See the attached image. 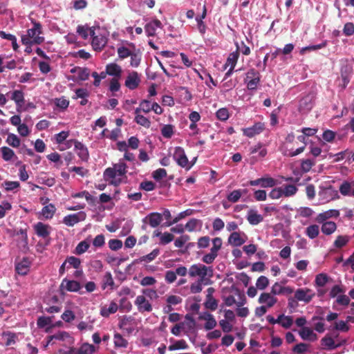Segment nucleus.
Returning a JSON list of instances; mask_svg holds the SVG:
<instances>
[{
	"instance_id": "1",
	"label": "nucleus",
	"mask_w": 354,
	"mask_h": 354,
	"mask_svg": "<svg viewBox=\"0 0 354 354\" xmlns=\"http://www.w3.org/2000/svg\"><path fill=\"white\" fill-rule=\"evenodd\" d=\"M127 165L124 162H119L115 164L113 167H109L104 172V179L114 186H118L122 182V178H117L118 176H125L127 173Z\"/></svg>"
},
{
	"instance_id": "2",
	"label": "nucleus",
	"mask_w": 354,
	"mask_h": 354,
	"mask_svg": "<svg viewBox=\"0 0 354 354\" xmlns=\"http://www.w3.org/2000/svg\"><path fill=\"white\" fill-rule=\"evenodd\" d=\"M189 274L191 277H199L201 281H205V277L208 276L212 277L213 275V269L212 267H207L203 264H194L189 269Z\"/></svg>"
},
{
	"instance_id": "3",
	"label": "nucleus",
	"mask_w": 354,
	"mask_h": 354,
	"mask_svg": "<svg viewBox=\"0 0 354 354\" xmlns=\"http://www.w3.org/2000/svg\"><path fill=\"white\" fill-rule=\"evenodd\" d=\"M91 37H92L91 45L95 50L100 51L106 44L107 39L100 32V28L91 30Z\"/></svg>"
},
{
	"instance_id": "4",
	"label": "nucleus",
	"mask_w": 354,
	"mask_h": 354,
	"mask_svg": "<svg viewBox=\"0 0 354 354\" xmlns=\"http://www.w3.org/2000/svg\"><path fill=\"white\" fill-rule=\"evenodd\" d=\"M33 27L28 29L27 35L32 39L34 44H41L44 41V37L39 36L42 33L41 25L39 22L32 21Z\"/></svg>"
},
{
	"instance_id": "5",
	"label": "nucleus",
	"mask_w": 354,
	"mask_h": 354,
	"mask_svg": "<svg viewBox=\"0 0 354 354\" xmlns=\"http://www.w3.org/2000/svg\"><path fill=\"white\" fill-rule=\"evenodd\" d=\"M142 221L143 223V225H142V229L143 230H146L147 224L149 225L151 227L155 228L157 227L162 221V216L158 212H151L143 218Z\"/></svg>"
},
{
	"instance_id": "6",
	"label": "nucleus",
	"mask_w": 354,
	"mask_h": 354,
	"mask_svg": "<svg viewBox=\"0 0 354 354\" xmlns=\"http://www.w3.org/2000/svg\"><path fill=\"white\" fill-rule=\"evenodd\" d=\"M315 296V292L308 288H298L295 291V299L298 301H303L305 304L310 303Z\"/></svg>"
},
{
	"instance_id": "7",
	"label": "nucleus",
	"mask_w": 354,
	"mask_h": 354,
	"mask_svg": "<svg viewBox=\"0 0 354 354\" xmlns=\"http://www.w3.org/2000/svg\"><path fill=\"white\" fill-rule=\"evenodd\" d=\"M72 143L74 144L75 149L80 158L82 161H87L89 157L88 149L82 142L76 140H70L67 141L68 147H71Z\"/></svg>"
},
{
	"instance_id": "8",
	"label": "nucleus",
	"mask_w": 354,
	"mask_h": 354,
	"mask_svg": "<svg viewBox=\"0 0 354 354\" xmlns=\"http://www.w3.org/2000/svg\"><path fill=\"white\" fill-rule=\"evenodd\" d=\"M346 342V339H343L342 342L336 343L334 339L327 334L321 339V344L324 348L331 351L344 345Z\"/></svg>"
},
{
	"instance_id": "9",
	"label": "nucleus",
	"mask_w": 354,
	"mask_h": 354,
	"mask_svg": "<svg viewBox=\"0 0 354 354\" xmlns=\"http://www.w3.org/2000/svg\"><path fill=\"white\" fill-rule=\"evenodd\" d=\"M134 304L137 306L138 310L141 313L145 312L150 313L152 311L153 308L151 303L144 295L137 296Z\"/></svg>"
},
{
	"instance_id": "10",
	"label": "nucleus",
	"mask_w": 354,
	"mask_h": 354,
	"mask_svg": "<svg viewBox=\"0 0 354 354\" xmlns=\"http://www.w3.org/2000/svg\"><path fill=\"white\" fill-rule=\"evenodd\" d=\"M173 158L179 166L182 167H186L187 166L189 162L188 158L184 149L181 147H175Z\"/></svg>"
},
{
	"instance_id": "11",
	"label": "nucleus",
	"mask_w": 354,
	"mask_h": 354,
	"mask_svg": "<svg viewBox=\"0 0 354 354\" xmlns=\"http://www.w3.org/2000/svg\"><path fill=\"white\" fill-rule=\"evenodd\" d=\"M35 234L43 239H46L50 234L51 227L48 224L42 222H38L33 225Z\"/></svg>"
},
{
	"instance_id": "12",
	"label": "nucleus",
	"mask_w": 354,
	"mask_h": 354,
	"mask_svg": "<svg viewBox=\"0 0 354 354\" xmlns=\"http://www.w3.org/2000/svg\"><path fill=\"white\" fill-rule=\"evenodd\" d=\"M140 79L136 71L130 73L125 80V86L130 90L136 89L140 84Z\"/></svg>"
},
{
	"instance_id": "13",
	"label": "nucleus",
	"mask_w": 354,
	"mask_h": 354,
	"mask_svg": "<svg viewBox=\"0 0 354 354\" xmlns=\"http://www.w3.org/2000/svg\"><path fill=\"white\" fill-rule=\"evenodd\" d=\"M265 129V124L263 122H256L252 127L243 129V134L252 138L256 135L261 133Z\"/></svg>"
},
{
	"instance_id": "14",
	"label": "nucleus",
	"mask_w": 354,
	"mask_h": 354,
	"mask_svg": "<svg viewBox=\"0 0 354 354\" xmlns=\"http://www.w3.org/2000/svg\"><path fill=\"white\" fill-rule=\"evenodd\" d=\"M85 218V214L84 212H80L77 214H69L64 217L63 223L67 225L72 227L75 224L80 222L81 220H84Z\"/></svg>"
},
{
	"instance_id": "15",
	"label": "nucleus",
	"mask_w": 354,
	"mask_h": 354,
	"mask_svg": "<svg viewBox=\"0 0 354 354\" xmlns=\"http://www.w3.org/2000/svg\"><path fill=\"white\" fill-rule=\"evenodd\" d=\"M162 25L160 20L156 19L147 23L145 26V30L148 37H153L156 35V29L158 28H162Z\"/></svg>"
},
{
	"instance_id": "16",
	"label": "nucleus",
	"mask_w": 354,
	"mask_h": 354,
	"mask_svg": "<svg viewBox=\"0 0 354 354\" xmlns=\"http://www.w3.org/2000/svg\"><path fill=\"white\" fill-rule=\"evenodd\" d=\"M317 313L319 314V315L313 316L311 321L315 322L313 326L314 329L317 332L322 333L325 330L324 323L323 322L324 320V313L323 312L319 313L318 310L317 311Z\"/></svg>"
},
{
	"instance_id": "17",
	"label": "nucleus",
	"mask_w": 354,
	"mask_h": 354,
	"mask_svg": "<svg viewBox=\"0 0 354 354\" xmlns=\"http://www.w3.org/2000/svg\"><path fill=\"white\" fill-rule=\"evenodd\" d=\"M30 261L27 257L17 263L15 265V270L20 275H26L29 272Z\"/></svg>"
},
{
	"instance_id": "18",
	"label": "nucleus",
	"mask_w": 354,
	"mask_h": 354,
	"mask_svg": "<svg viewBox=\"0 0 354 354\" xmlns=\"http://www.w3.org/2000/svg\"><path fill=\"white\" fill-rule=\"evenodd\" d=\"M259 304H266L268 308H272L277 302V299L268 292H263L259 297Z\"/></svg>"
},
{
	"instance_id": "19",
	"label": "nucleus",
	"mask_w": 354,
	"mask_h": 354,
	"mask_svg": "<svg viewBox=\"0 0 354 354\" xmlns=\"http://www.w3.org/2000/svg\"><path fill=\"white\" fill-rule=\"evenodd\" d=\"M297 139L300 142H302L304 144L303 146L297 148L295 151H293L292 149L286 151L283 153V154L285 156H287L289 157H293V156L299 155V153H302L304 151V149L306 148V136L303 133V135L297 136Z\"/></svg>"
},
{
	"instance_id": "20",
	"label": "nucleus",
	"mask_w": 354,
	"mask_h": 354,
	"mask_svg": "<svg viewBox=\"0 0 354 354\" xmlns=\"http://www.w3.org/2000/svg\"><path fill=\"white\" fill-rule=\"evenodd\" d=\"M245 242V239L238 232H233L228 238V243L234 247L242 245Z\"/></svg>"
},
{
	"instance_id": "21",
	"label": "nucleus",
	"mask_w": 354,
	"mask_h": 354,
	"mask_svg": "<svg viewBox=\"0 0 354 354\" xmlns=\"http://www.w3.org/2000/svg\"><path fill=\"white\" fill-rule=\"evenodd\" d=\"M128 45L133 49V53L130 55V64L132 67H138L141 61V54L140 50H136V46L133 43H128Z\"/></svg>"
},
{
	"instance_id": "22",
	"label": "nucleus",
	"mask_w": 354,
	"mask_h": 354,
	"mask_svg": "<svg viewBox=\"0 0 354 354\" xmlns=\"http://www.w3.org/2000/svg\"><path fill=\"white\" fill-rule=\"evenodd\" d=\"M10 99L15 102L18 111L25 102L24 93L21 90H15L11 94Z\"/></svg>"
},
{
	"instance_id": "23",
	"label": "nucleus",
	"mask_w": 354,
	"mask_h": 354,
	"mask_svg": "<svg viewBox=\"0 0 354 354\" xmlns=\"http://www.w3.org/2000/svg\"><path fill=\"white\" fill-rule=\"evenodd\" d=\"M235 45H236V49L235 51L230 53V55L227 59V61L225 64V66H232V68H234L237 63L238 59L239 57L240 47L239 46L238 42H236Z\"/></svg>"
},
{
	"instance_id": "24",
	"label": "nucleus",
	"mask_w": 354,
	"mask_h": 354,
	"mask_svg": "<svg viewBox=\"0 0 354 354\" xmlns=\"http://www.w3.org/2000/svg\"><path fill=\"white\" fill-rule=\"evenodd\" d=\"M61 286H64L69 292H77L81 289V285L78 281L66 279L62 281Z\"/></svg>"
},
{
	"instance_id": "25",
	"label": "nucleus",
	"mask_w": 354,
	"mask_h": 354,
	"mask_svg": "<svg viewBox=\"0 0 354 354\" xmlns=\"http://www.w3.org/2000/svg\"><path fill=\"white\" fill-rule=\"evenodd\" d=\"M299 335L304 340L315 341L317 339V335L313 330L308 327H303L299 331Z\"/></svg>"
},
{
	"instance_id": "26",
	"label": "nucleus",
	"mask_w": 354,
	"mask_h": 354,
	"mask_svg": "<svg viewBox=\"0 0 354 354\" xmlns=\"http://www.w3.org/2000/svg\"><path fill=\"white\" fill-rule=\"evenodd\" d=\"M118 306L115 301H111L109 306H103L100 308V315L104 317H108L110 315L117 312Z\"/></svg>"
},
{
	"instance_id": "27",
	"label": "nucleus",
	"mask_w": 354,
	"mask_h": 354,
	"mask_svg": "<svg viewBox=\"0 0 354 354\" xmlns=\"http://www.w3.org/2000/svg\"><path fill=\"white\" fill-rule=\"evenodd\" d=\"M263 216L258 214L256 210L250 209L247 216V220L250 224L255 225L263 221Z\"/></svg>"
},
{
	"instance_id": "28",
	"label": "nucleus",
	"mask_w": 354,
	"mask_h": 354,
	"mask_svg": "<svg viewBox=\"0 0 354 354\" xmlns=\"http://www.w3.org/2000/svg\"><path fill=\"white\" fill-rule=\"evenodd\" d=\"M106 71L108 75L116 77L118 78H119L122 74L121 67L115 63L107 64L106 66Z\"/></svg>"
},
{
	"instance_id": "29",
	"label": "nucleus",
	"mask_w": 354,
	"mask_h": 354,
	"mask_svg": "<svg viewBox=\"0 0 354 354\" xmlns=\"http://www.w3.org/2000/svg\"><path fill=\"white\" fill-rule=\"evenodd\" d=\"M250 154L259 153V158H263L267 155L268 151L267 149L265 147H263V144L259 142L256 145L251 147L250 148Z\"/></svg>"
},
{
	"instance_id": "30",
	"label": "nucleus",
	"mask_w": 354,
	"mask_h": 354,
	"mask_svg": "<svg viewBox=\"0 0 354 354\" xmlns=\"http://www.w3.org/2000/svg\"><path fill=\"white\" fill-rule=\"evenodd\" d=\"M339 215V212L338 210L336 209H330L328 211H326L325 212L321 213L317 216V221L319 223H322L326 219L331 218V217H337Z\"/></svg>"
},
{
	"instance_id": "31",
	"label": "nucleus",
	"mask_w": 354,
	"mask_h": 354,
	"mask_svg": "<svg viewBox=\"0 0 354 354\" xmlns=\"http://www.w3.org/2000/svg\"><path fill=\"white\" fill-rule=\"evenodd\" d=\"M246 192L245 189H235L227 194V199L229 202L235 203L239 201L242 194Z\"/></svg>"
},
{
	"instance_id": "32",
	"label": "nucleus",
	"mask_w": 354,
	"mask_h": 354,
	"mask_svg": "<svg viewBox=\"0 0 354 354\" xmlns=\"http://www.w3.org/2000/svg\"><path fill=\"white\" fill-rule=\"evenodd\" d=\"M113 343L115 348H127L128 341L118 333H115L113 336Z\"/></svg>"
},
{
	"instance_id": "33",
	"label": "nucleus",
	"mask_w": 354,
	"mask_h": 354,
	"mask_svg": "<svg viewBox=\"0 0 354 354\" xmlns=\"http://www.w3.org/2000/svg\"><path fill=\"white\" fill-rule=\"evenodd\" d=\"M114 284L115 283L111 273L110 272H106L104 274L102 281V290H105L108 286L111 287V289L112 290L113 288Z\"/></svg>"
},
{
	"instance_id": "34",
	"label": "nucleus",
	"mask_w": 354,
	"mask_h": 354,
	"mask_svg": "<svg viewBox=\"0 0 354 354\" xmlns=\"http://www.w3.org/2000/svg\"><path fill=\"white\" fill-rule=\"evenodd\" d=\"M337 228V225L333 221H327L323 223L322 226V232L326 235L333 233Z\"/></svg>"
},
{
	"instance_id": "35",
	"label": "nucleus",
	"mask_w": 354,
	"mask_h": 354,
	"mask_svg": "<svg viewBox=\"0 0 354 354\" xmlns=\"http://www.w3.org/2000/svg\"><path fill=\"white\" fill-rule=\"evenodd\" d=\"M94 26L88 27V26L79 25L77 27V32L81 36L83 39H86L88 35H91V30L95 29Z\"/></svg>"
},
{
	"instance_id": "36",
	"label": "nucleus",
	"mask_w": 354,
	"mask_h": 354,
	"mask_svg": "<svg viewBox=\"0 0 354 354\" xmlns=\"http://www.w3.org/2000/svg\"><path fill=\"white\" fill-rule=\"evenodd\" d=\"M0 151L1 152L2 158L5 161H10L15 157L14 151L8 147H2L0 148Z\"/></svg>"
},
{
	"instance_id": "37",
	"label": "nucleus",
	"mask_w": 354,
	"mask_h": 354,
	"mask_svg": "<svg viewBox=\"0 0 354 354\" xmlns=\"http://www.w3.org/2000/svg\"><path fill=\"white\" fill-rule=\"evenodd\" d=\"M90 247V243L87 240L80 241L75 249V253L77 255H81L86 252Z\"/></svg>"
},
{
	"instance_id": "38",
	"label": "nucleus",
	"mask_w": 354,
	"mask_h": 354,
	"mask_svg": "<svg viewBox=\"0 0 354 354\" xmlns=\"http://www.w3.org/2000/svg\"><path fill=\"white\" fill-rule=\"evenodd\" d=\"M189 347L185 339H180L174 341V344L169 346V351H175L178 349H187Z\"/></svg>"
},
{
	"instance_id": "39",
	"label": "nucleus",
	"mask_w": 354,
	"mask_h": 354,
	"mask_svg": "<svg viewBox=\"0 0 354 354\" xmlns=\"http://www.w3.org/2000/svg\"><path fill=\"white\" fill-rule=\"evenodd\" d=\"M55 211H56V208H55V205L50 203L48 205L44 206L42 208L41 213H42V215L46 218L48 219V218H51L53 216Z\"/></svg>"
},
{
	"instance_id": "40",
	"label": "nucleus",
	"mask_w": 354,
	"mask_h": 354,
	"mask_svg": "<svg viewBox=\"0 0 354 354\" xmlns=\"http://www.w3.org/2000/svg\"><path fill=\"white\" fill-rule=\"evenodd\" d=\"M328 281V277L326 274L320 273L316 275L315 279V286L316 287H324Z\"/></svg>"
},
{
	"instance_id": "41",
	"label": "nucleus",
	"mask_w": 354,
	"mask_h": 354,
	"mask_svg": "<svg viewBox=\"0 0 354 354\" xmlns=\"http://www.w3.org/2000/svg\"><path fill=\"white\" fill-rule=\"evenodd\" d=\"M95 351V348L93 345L84 343L80 347L77 354H93Z\"/></svg>"
},
{
	"instance_id": "42",
	"label": "nucleus",
	"mask_w": 354,
	"mask_h": 354,
	"mask_svg": "<svg viewBox=\"0 0 354 354\" xmlns=\"http://www.w3.org/2000/svg\"><path fill=\"white\" fill-rule=\"evenodd\" d=\"M298 189L294 185H287L282 188L283 196L285 197H290L295 195Z\"/></svg>"
},
{
	"instance_id": "43",
	"label": "nucleus",
	"mask_w": 354,
	"mask_h": 354,
	"mask_svg": "<svg viewBox=\"0 0 354 354\" xmlns=\"http://www.w3.org/2000/svg\"><path fill=\"white\" fill-rule=\"evenodd\" d=\"M319 228L317 225H311L306 228V234L310 239H315L319 235Z\"/></svg>"
},
{
	"instance_id": "44",
	"label": "nucleus",
	"mask_w": 354,
	"mask_h": 354,
	"mask_svg": "<svg viewBox=\"0 0 354 354\" xmlns=\"http://www.w3.org/2000/svg\"><path fill=\"white\" fill-rule=\"evenodd\" d=\"M134 121L139 125L142 126L147 129L151 127L150 120L142 115H136Z\"/></svg>"
},
{
	"instance_id": "45",
	"label": "nucleus",
	"mask_w": 354,
	"mask_h": 354,
	"mask_svg": "<svg viewBox=\"0 0 354 354\" xmlns=\"http://www.w3.org/2000/svg\"><path fill=\"white\" fill-rule=\"evenodd\" d=\"M133 49L132 48L130 49V48H128L125 46H120L118 48V50H117V53H118V57L121 59H124L128 57H130V55H131V53H133Z\"/></svg>"
},
{
	"instance_id": "46",
	"label": "nucleus",
	"mask_w": 354,
	"mask_h": 354,
	"mask_svg": "<svg viewBox=\"0 0 354 354\" xmlns=\"http://www.w3.org/2000/svg\"><path fill=\"white\" fill-rule=\"evenodd\" d=\"M6 142L12 147L20 146V139L14 133H9L6 139Z\"/></svg>"
},
{
	"instance_id": "47",
	"label": "nucleus",
	"mask_w": 354,
	"mask_h": 354,
	"mask_svg": "<svg viewBox=\"0 0 354 354\" xmlns=\"http://www.w3.org/2000/svg\"><path fill=\"white\" fill-rule=\"evenodd\" d=\"M300 109L310 110L313 107L312 98L309 95L303 97L300 101Z\"/></svg>"
},
{
	"instance_id": "48",
	"label": "nucleus",
	"mask_w": 354,
	"mask_h": 354,
	"mask_svg": "<svg viewBox=\"0 0 354 354\" xmlns=\"http://www.w3.org/2000/svg\"><path fill=\"white\" fill-rule=\"evenodd\" d=\"M205 307L210 310H215L218 307V301L213 297H206L204 303Z\"/></svg>"
},
{
	"instance_id": "49",
	"label": "nucleus",
	"mask_w": 354,
	"mask_h": 354,
	"mask_svg": "<svg viewBox=\"0 0 354 354\" xmlns=\"http://www.w3.org/2000/svg\"><path fill=\"white\" fill-rule=\"evenodd\" d=\"M159 253H160L159 249L156 248V249L153 250L152 252H150L149 254L141 257L140 259V261L150 262V261L154 260L156 258V257L159 254Z\"/></svg>"
},
{
	"instance_id": "50",
	"label": "nucleus",
	"mask_w": 354,
	"mask_h": 354,
	"mask_svg": "<svg viewBox=\"0 0 354 354\" xmlns=\"http://www.w3.org/2000/svg\"><path fill=\"white\" fill-rule=\"evenodd\" d=\"M210 238L209 236H201L198 239L197 247L199 249H205L209 246Z\"/></svg>"
},
{
	"instance_id": "51",
	"label": "nucleus",
	"mask_w": 354,
	"mask_h": 354,
	"mask_svg": "<svg viewBox=\"0 0 354 354\" xmlns=\"http://www.w3.org/2000/svg\"><path fill=\"white\" fill-rule=\"evenodd\" d=\"M184 323L185 328H187L189 331H192L195 329L196 322L191 315H186L185 321L184 322Z\"/></svg>"
},
{
	"instance_id": "52",
	"label": "nucleus",
	"mask_w": 354,
	"mask_h": 354,
	"mask_svg": "<svg viewBox=\"0 0 354 354\" xmlns=\"http://www.w3.org/2000/svg\"><path fill=\"white\" fill-rule=\"evenodd\" d=\"M66 262L69 264L70 266L78 269L81 265V260L73 256L68 257L66 259Z\"/></svg>"
},
{
	"instance_id": "53",
	"label": "nucleus",
	"mask_w": 354,
	"mask_h": 354,
	"mask_svg": "<svg viewBox=\"0 0 354 354\" xmlns=\"http://www.w3.org/2000/svg\"><path fill=\"white\" fill-rule=\"evenodd\" d=\"M269 284L268 279L265 276L259 277L256 283L257 288L259 290H264Z\"/></svg>"
},
{
	"instance_id": "54",
	"label": "nucleus",
	"mask_w": 354,
	"mask_h": 354,
	"mask_svg": "<svg viewBox=\"0 0 354 354\" xmlns=\"http://www.w3.org/2000/svg\"><path fill=\"white\" fill-rule=\"evenodd\" d=\"M109 247L111 250L117 251L122 248V241L120 239H110L109 241Z\"/></svg>"
},
{
	"instance_id": "55",
	"label": "nucleus",
	"mask_w": 354,
	"mask_h": 354,
	"mask_svg": "<svg viewBox=\"0 0 354 354\" xmlns=\"http://www.w3.org/2000/svg\"><path fill=\"white\" fill-rule=\"evenodd\" d=\"M217 256H218L217 253L210 250L209 253H207L203 257L202 261H203V262H204L207 264H211L214 262V261L217 257Z\"/></svg>"
},
{
	"instance_id": "56",
	"label": "nucleus",
	"mask_w": 354,
	"mask_h": 354,
	"mask_svg": "<svg viewBox=\"0 0 354 354\" xmlns=\"http://www.w3.org/2000/svg\"><path fill=\"white\" fill-rule=\"evenodd\" d=\"M212 247L210 250L218 254V251L221 250L223 244V241L221 238L216 237L212 240Z\"/></svg>"
},
{
	"instance_id": "57",
	"label": "nucleus",
	"mask_w": 354,
	"mask_h": 354,
	"mask_svg": "<svg viewBox=\"0 0 354 354\" xmlns=\"http://www.w3.org/2000/svg\"><path fill=\"white\" fill-rule=\"evenodd\" d=\"M52 323V318L50 317H39L37 319V324L39 328H44Z\"/></svg>"
},
{
	"instance_id": "58",
	"label": "nucleus",
	"mask_w": 354,
	"mask_h": 354,
	"mask_svg": "<svg viewBox=\"0 0 354 354\" xmlns=\"http://www.w3.org/2000/svg\"><path fill=\"white\" fill-rule=\"evenodd\" d=\"M167 176V171L165 169H158L155 170L152 176L156 181H160L163 178L166 177Z\"/></svg>"
},
{
	"instance_id": "59",
	"label": "nucleus",
	"mask_w": 354,
	"mask_h": 354,
	"mask_svg": "<svg viewBox=\"0 0 354 354\" xmlns=\"http://www.w3.org/2000/svg\"><path fill=\"white\" fill-rule=\"evenodd\" d=\"M261 180L262 187H272L277 184V180L271 177L261 178Z\"/></svg>"
},
{
	"instance_id": "60",
	"label": "nucleus",
	"mask_w": 354,
	"mask_h": 354,
	"mask_svg": "<svg viewBox=\"0 0 354 354\" xmlns=\"http://www.w3.org/2000/svg\"><path fill=\"white\" fill-rule=\"evenodd\" d=\"M216 118L221 121H225L229 118V112L226 108H221L216 111Z\"/></svg>"
},
{
	"instance_id": "61",
	"label": "nucleus",
	"mask_w": 354,
	"mask_h": 354,
	"mask_svg": "<svg viewBox=\"0 0 354 354\" xmlns=\"http://www.w3.org/2000/svg\"><path fill=\"white\" fill-rule=\"evenodd\" d=\"M93 245L95 248H102L105 244V237L103 234L97 235L93 240Z\"/></svg>"
},
{
	"instance_id": "62",
	"label": "nucleus",
	"mask_w": 354,
	"mask_h": 354,
	"mask_svg": "<svg viewBox=\"0 0 354 354\" xmlns=\"http://www.w3.org/2000/svg\"><path fill=\"white\" fill-rule=\"evenodd\" d=\"M161 133L163 137L167 138H170L174 133L172 125H171V124L165 125L161 129Z\"/></svg>"
},
{
	"instance_id": "63",
	"label": "nucleus",
	"mask_w": 354,
	"mask_h": 354,
	"mask_svg": "<svg viewBox=\"0 0 354 354\" xmlns=\"http://www.w3.org/2000/svg\"><path fill=\"white\" fill-rule=\"evenodd\" d=\"M174 239V236L169 232H165L161 235L160 239V243L162 245H166L171 242Z\"/></svg>"
},
{
	"instance_id": "64",
	"label": "nucleus",
	"mask_w": 354,
	"mask_h": 354,
	"mask_svg": "<svg viewBox=\"0 0 354 354\" xmlns=\"http://www.w3.org/2000/svg\"><path fill=\"white\" fill-rule=\"evenodd\" d=\"M308 347V344L305 343H299L293 347L292 351L296 354H303L307 351Z\"/></svg>"
}]
</instances>
